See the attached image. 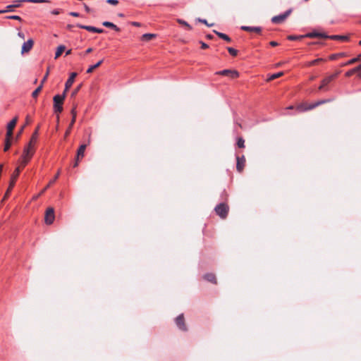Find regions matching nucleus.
Segmentation results:
<instances>
[{"instance_id": "f257e3e1", "label": "nucleus", "mask_w": 361, "mask_h": 361, "mask_svg": "<svg viewBox=\"0 0 361 361\" xmlns=\"http://www.w3.org/2000/svg\"><path fill=\"white\" fill-rule=\"evenodd\" d=\"M66 97V94L63 92L62 94H56L54 97V111L56 114H60L63 111V103Z\"/></svg>"}, {"instance_id": "f03ea898", "label": "nucleus", "mask_w": 361, "mask_h": 361, "mask_svg": "<svg viewBox=\"0 0 361 361\" xmlns=\"http://www.w3.org/2000/svg\"><path fill=\"white\" fill-rule=\"evenodd\" d=\"M214 210L217 215L225 219L228 215V206L225 203H220L215 207Z\"/></svg>"}, {"instance_id": "7ed1b4c3", "label": "nucleus", "mask_w": 361, "mask_h": 361, "mask_svg": "<svg viewBox=\"0 0 361 361\" xmlns=\"http://www.w3.org/2000/svg\"><path fill=\"white\" fill-rule=\"evenodd\" d=\"M332 99H322V100H319L315 103H313V104H311L310 105H306V104H302L301 106H300L298 107V109H300V111H308V110H312L314 108H316L317 106L321 105V104H325V103H327V102H331Z\"/></svg>"}, {"instance_id": "20e7f679", "label": "nucleus", "mask_w": 361, "mask_h": 361, "mask_svg": "<svg viewBox=\"0 0 361 361\" xmlns=\"http://www.w3.org/2000/svg\"><path fill=\"white\" fill-rule=\"evenodd\" d=\"M291 10H288L286 12L275 16L271 18V22L274 24H280L283 23L290 14Z\"/></svg>"}, {"instance_id": "39448f33", "label": "nucleus", "mask_w": 361, "mask_h": 361, "mask_svg": "<svg viewBox=\"0 0 361 361\" xmlns=\"http://www.w3.org/2000/svg\"><path fill=\"white\" fill-rule=\"evenodd\" d=\"M339 73L340 72L338 71L334 74H332L324 78L322 81L320 86L319 87V90H326V86H327V85L330 83L333 80H334L338 76Z\"/></svg>"}, {"instance_id": "423d86ee", "label": "nucleus", "mask_w": 361, "mask_h": 361, "mask_svg": "<svg viewBox=\"0 0 361 361\" xmlns=\"http://www.w3.org/2000/svg\"><path fill=\"white\" fill-rule=\"evenodd\" d=\"M55 219L54 210L52 207H49L45 212L44 221L47 224H51Z\"/></svg>"}, {"instance_id": "0eeeda50", "label": "nucleus", "mask_w": 361, "mask_h": 361, "mask_svg": "<svg viewBox=\"0 0 361 361\" xmlns=\"http://www.w3.org/2000/svg\"><path fill=\"white\" fill-rule=\"evenodd\" d=\"M216 74L228 76L231 78H236L239 76V73L238 71L228 69L218 71L216 72Z\"/></svg>"}, {"instance_id": "6e6552de", "label": "nucleus", "mask_w": 361, "mask_h": 361, "mask_svg": "<svg viewBox=\"0 0 361 361\" xmlns=\"http://www.w3.org/2000/svg\"><path fill=\"white\" fill-rule=\"evenodd\" d=\"M176 324L180 330L183 331H187V327L185 324L184 317L183 314H180L176 318Z\"/></svg>"}, {"instance_id": "1a4fd4ad", "label": "nucleus", "mask_w": 361, "mask_h": 361, "mask_svg": "<svg viewBox=\"0 0 361 361\" xmlns=\"http://www.w3.org/2000/svg\"><path fill=\"white\" fill-rule=\"evenodd\" d=\"M20 167H17L16 169V170L14 171V172L13 173V174L11 175L10 185L6 192V194H8L10 192V190L13 188V186L16 183V179L20 174Z\"/></svg>"}, {"instance_id": "9d476101", "label": "nucleus", "mask_w": 361, "mask_h": 361, "mask_svg": "<svg viewBox=\"0 0 361 361\" xmlns=\"http://www.w3.org/2000/svg\"><path fill=\"white\" fill-rule=\"evenodd\" d=\"M33 44H34V42L31 39H28L27 42H25L22 46V51H21L22 54L29 52L31 50V49L32 48Z\"/></svg>"}, {"instance_id": "9b49d317", "label": "nucleus", "mask_w": 361, "mask_h": 361, "mask_svg": "<svg viewBox=\"0 0 361 361\" xmlns=\"http://www.w3.org/2000/svg\"><path fill=\"white\" fill-rule=\"evenodd\" d=\"M76 76H77V73H76L73 72V73H71L68 79L66 82L65 90H64L63 92L66 93L68 90V89L72 86V85L74 82V80H75V78Z\"/></svg>"}, {"instance_id": "f8f14e48", "label": "nucleus", "mask_w": 361, "mask_h": 361, "mask_svg": "<svg viewBox=\"0 0 361 361\" xmlns=\"http://www.w3.org/2000/svg\"><path fill=\"white\" fill-rule=\"evenodd\" d=\"M33 146L34 145H32L31 143H28V145L24 148L21 158H27L29 155H31L32 157L34 154Z\"/></svg>"}, {"instance_id": "ddd939ff", "label": "nucleus", "mask_w": 361, "mask_h": 361, "mask_svg": "<svg viewBox=\"0 0 361 361\" xmlns=\"http://www.w3.org/2000/svg\"><path fill=\"white\" fill-rule=\"evenodd\" d=\"M306 37L309 38H315V37H319V38H324V39H329V35H326L325 33H322L319 32H308L305 35Z\"/></svg>"}, {"instance_id": "4468645a", "label": "nucleus", "mask_w": 361, "mask_h": 361, "mask_svg": "<svg viewBox=\"0 0 361 361\" xmlns=\"http://www.w3.org/2000/svg\"><path fill=\"white\" fill-rule=\"evenodd\" d=\"M245 162V159L244 156H243L242 157H237L236 169L239 172H241L243 170Z\"/></svg>"}, {"instance_id": "2eb2a0df", "label": "nucleus", "mask_w": 361, "mask_h": 361, "mask_svg": "<svg viewBox=\"0 0 361 361\" xmlns=\"http://www.w3.org/2000/svg\"><path fill=\"white\" fill-rule=\"evenodd\" d=\"M241 30L247 32H255L257 33H261L262 27H252V26H246L243 25L241 27Z\"/></svg>"}, {"instance_id": "dca6fc26", "label": "nucleus", "mask_w": 361, "mask_h": 361, "mask_svg": "<svg viewBox=\"0 0 361 361\" xmlns=\"http://www.w3.org/2000/svg\"><path fill=\"white\" fill-rule=\"evenodd\" d=\"M87 147V145L82 144L80 146L77 151V159H80L84 157L85 150Z\"/></svg>"}, {"instance_id": "f3484780", "label": "nucleus", "mask_w": 361, "mask_h": 361, "mask_svg": "<svg viewBox=\"0 0 361 361\" xmlns=\"http://www.w3.org/2000/svg\"><path fill=\"white\" fill-rule=\"evenodd\" d=\"M18 1H15L13 4L8 5L6 7V9H4V11H6V12H11V11H13L14 8L20 7L21 2H18Z\"/></svg>"}, {"instance_id": "a211bd4d", "label": "nucleus", "mask_w": 361, "mask_h": 361, "mask_svg": "<svg viewBox=\"0 0 361 361\" xmlns=\"http://www.w3.org/2000/svg\"><path fill=\"white\" fill-rule=\"evenodd\" d=\"M361 61V54H359L357 57L355 58H353L341 64V66H348V65H351L353 63H355L357 61Z\"/></svg>"}, {"instance_id": "6ab92c4d", "label": "nucleus", "mask_w": 361, "mask_h": 361, "mask_svg": "<svg viewBox=\"0 0 361 361\" xmlns=\"http://www.w3.org/2000/svg\"><path fill=\"white\" fill-rule=\"evenodd\" d=\"M204 279L213 283H216V276L212 273H208L204 274Z\"/></svg>"}, {"instance_id": "aec40b11", "label": "nucleus", "mask_w": 361, "mask_h": 361, "mask_svg": "<svg viewBox=\"0 0 361 361\" xmlns=\"http://www.w3.org/2000/svg\"><path fill=\"white\" fill-rule=\"evenodd\" d=\"M329 39H334V40L346 41L348 39V36H347V35H329Z\"/></svg>"}, {"instance_id": "412c9836", "label": "nucleus", "mask_w": 361, "mask_h": 361, "mask_svg": "<svg viewBox=\"0 0 361 361\" xmlns=\"http://www.w3.org/2000/svg\"><path fill=\"white\" fill-rule=\"evenodd\" d=\"M214 32L219 37H220L221 39H223L224 40H226V42H230L231 41V39L230 38V37L224 33H222V32H218V31H216V30H214Z\"/></svg>"}, {"instance_id": "4be33fe9", "label": "nucleus", "mask_w": 361, "mask_h": 361, "mask_svg": "<svg viewBox=\"0 0 361 361\" xmlns=\"http://www.w3.org/2000/svg\"><path fill=\"white\" fill-rule=\"evenodd\" d=\"M78 27L86 30L89 32H94L96 27L90 26V25H84L81 24H77Z\"/></svg>"}, {"instance_id": "5701e85b", "label": "nucleus", "mask_w": 361, "mask_h": 361, "mask_svg": "<svg viewBox=\"0 0 361 361\" xmlns=\"http://www.w3.org/2000/svg\"><path fill=\"white\" fill-rule=\"evenodd\" d=\"M60 175V171H58L57 173L55 175V176L51 179L49 184L45 187V188L42 191L41 193H43L48 188H49L52 184L55 183V181L58 179L59 176Z\"/></svg>"}, {"instance_id": "b1692460", "label": "nucleus", "mask_w": 361, "mask_h": 361, "mask_svg": "<svg viewBox=\"0 0 361 361\" xmlns=\"http://www.w3.org/2000/svg\"><path fill=\"white\" fill-rule=\"evenodd\" d=\"M102 25L106 27L112 28L116 31H119L120 29L116 25H114L113 23L109 22V21H104L103 22Z\"/></svg>"}, {"instance_id": "393cba45", "label": "nucleus", "mask_w": 361, "mask_h": 361, "mask_svg": "<svg viewBox=\"0 0 361 361\" xmlns=\"http://www.w3.org/2000/svg\"><path fill=\"white\" fill-rule=\"evenodd\" d=\"M66 47L64 45H59L57 47L56 51L55 53V59H57L59 57L61 54L65 51Z\"/></svg>"}, {"instance_id": "a878e982", "label": "nucleus", "mask_w": 361, "mask_h": 361, "mask_svg": "<svg viewBox=\"0 0 361 361\" xmlns=\"http://www.w3.org/2000/svg\"><path fill=\"white\" fill-rule=\"evenodd\" d=\"M17 121H18V117L16 116L8 123L7 128L13 130V129L17 123Z\"/></svg>"}, {"instance_id": "bb28decb", "label": "nucleus", "mask_w": 361, "mask_h": 361, "mask_svg": "<svg viewBox=\"0 0 361 361\" xmlns=\"http://www.w3.org/2000/svg\"><path fill=\"white\" fill-rule=\"evenodd\" d=\"M156 37L155 34H151V33H146L142 35V41H149L152 39Z\"/></svg>"}, {"instance_id": "cd10ccee", "label": "nucleus", "mask_w": 361, "mask_h": 361, "mask_svg": "<svg viewBox=\"0 0 361 361\" xmlns=\"http://www.w3.org/2000/svg\"><path fill=\"white\" fill-rule=\"evenodd\" d=\"M103 63V59L99 61L94 65L90 66L87 70V73H91L95 68H98Z\"/></svg>"}, {"instance_id": "c85d7f7f", "label": "nucleus", "mask_w": 361, "mask_h": 361, "mask_svg": "<svg viewBox=\"0 0 361 361\" xmlns=\"http://www.w3.org/2000/svg\"><path fill=\"white\" fill-rule=\"evenodd\" d=\"M38 130H39V126L36 128L35 131L32 135V137L29 142V143H31L32 145H34V144L35 143V142L37 140V135H38Z\"/></svg>"}, {"instance_id": "c756f323", "label": "nucleus", "mask_w": 361, "mask_h": 361, "mask_svg": "<svg viewBox=\"0 0 361 361\" xmlns=\"http://www.w3.org/2000/svg\"><path fill=\"white\" fill-rule=\"evenodd\" d=\"M18 2H29V3H49L50 2L49 0H18Z\"/></svg>"}, {"instance_id": "7c9ffc66", "label": "nucleus", "mask_w": 361, "mask_h": 361, "mask_svg": "<svg viewBox=\"0 0 361 361\" xmlns=\"http://www.w3.org/2000/svg\"><path fill=\"white\" fill-rule=\"evenodd\" d=\"M345 56H346V54L345 52H341V53L334 54L331 55L329 58L331 60H336L340 57H343Z\"/></svg>"}, {"instance_id": "2f4dec72", "label": "nucleus", "mask_w": 361, "mask_h": 361, "mask_svg": "<svg viewBox=\"0 0 361 361\" xmlns=\"http://www.w3.org/2000/svg\"><path fill=\"white\" fill-rule=\"evenodd\" d=\"M283 75V72H278L276 73H274L272 75H271L269 78H268V80L269 81H271V80H275L281 76H282Z\"/></svg>"}, {"instance_id": "473e14b6", "label": "nucleus", "mask_w": 361, "mask_h": 361, "mask_svg": "<svg viewBox=\"0 0 361 361\" xmlns=\"http://www.w3.org/2000/svg\"><path fill=\"white\" fill-rule=\"evenodd\" d=\"M304 37H306L305 35H289V36H288V39H289L290 41H295V40L301 39Z\"/></svg>"}, {"instance_id": "72a5a7b5", "label": "nucleus", "mask_w": 361, "mask_h": 361, "mask_svg": "<svg viewBox=\"0 0 361 361\" xmlns=\"http://www.w3.org/2000/svg\"><path fill=\"white\" fill-rule=\"evenodd\" d=\"M177 21H178V23L179 24L183 25L187 27V28L188 30H192V27L186 21H185V20H183L182 19H178Z\"/></svg>"}, {"instance_id": "f704fd0d", "label": "nucleus", "mask_w": 361, "mask_h": 361, "mask_svg": "<svg viewBox=\"0 0 361 361\" xmlns=\"http://www.w3.org/2000/svg\"><path fill=\"white\" fill-rule=\"evenodd\" d=\"M237 145L239 148L245 147V140L242 137H239L237 141Z\"/></svg>"}, {"instance_id": "c9c22d12", "label": "nucleus", "mask_w": 361, "mask_h": 361, "mask_svg": "<svg viewBox=\"0 0 361 361\" xmlns=\"http://www.w3.org/2000/svg\"><path fill=\"white\" fill-rule=\"evenodd\" d=\"M21 159V166L22 167H24L26 166V164L28 163V161L31 159V155H29V157L27 158H20Z\"/></svg>"}, {"instance_id": "e433bc0d", "label": "nucleus", "mask_w": 361, "mask_h": 361, "mask_svg": "<svg viewBox=\"0 0 361 361\" xmlns=\"http://www.w3.org/2000/svg\"><path fill=\"white\" fill-rule=\"evenodd\" d=\"M227 50L228 53L233 56H235L238 54V51L233 47H228Z\"/></svg>"}, {"instance_id": "4c0bfd02", "label": "nucleus", "mask_w": 361, "mask_h": 361, "mask_svg": "<svg viewBox=\"0 0 361 361\" xmlns=\"http://www.w3.org/2000/svg\"><path fill=\"white\" fill-rule=\"evenodd\" d=\"M42 87H43L42 85H40L35 91H33V92L32 93V97L35 98L37 97V95L39 93V92L41 91Z\"/></svg>"}, {"instance_id": "58836bf2", "label": "nucleus", "mask_w": 361, "mask_h": 361, "mask_svg": "<svg viewBox=\"0 0 361 361\" xmlns=\"http://www.w3.org/2000/svg\"><path fill=\"white\" fill-rule=\"evenodd\" d=\"M12 136H13V130H10V129L7 128L6 140H11Z\"/></svg>"}, {"instance_id": "ea45409f", "label": "nucleus", "mask_w": 361, "mask_h": 361, "mask_svg": "<svg viewBox=\"0 0 361 361\" xmlns=\"http://www.w3.org/2000/svg\"><path fill=\"white\" fill-rule=\"evenodd\" d=\"M11 145V140H6L4 150L5 152L8 151Z\"/></svg>"}, {"instance_id": "a19ab883", "label": "nucleus", "mask_w": 361, "mask_h": 361, "mask_svg": "<svg viewBox=\"0 0 361 361\" xmlns=\"http://www.w3.org/2000/svg\"><path fill=\"white\" fill-rule=\"evenodd\" d=\"M6 18L8 19H12V20H21V18L19 16H6Z\"/></svg>"}, {"instance_id": "79ce46f5", "label": "nucleus", "mask_w": 361, "mask_h": 361, "mask_svg": "<svg viewBox=\"0 0 361 361\" xmlns=\"http://www.w3.org/2000/svg\"><path fill=\"white\" fill-rule=\"evenodd\" d=\"M197 20H198L199 22H200V23H204V24L207 25V26H209V27H211V26H212V25H213V24H209V23H207V20H205V19L198 18V19H197Z\"/></svg>"}, {"instance_id": "37998d69", "label": "nucleus", "mask_w": 361, "mask_h": 361, "mask_svg": "<svg viewBox=\"0 0 361 361\" xmlns=\"http://www.w3.org/2000/svg\"><path fill=\"white\" fill-rule=\"evenodd\" d=\"M323 61V59H315V60L312 61L310 62V64L311 66H314V65L317 64L319 62H320V61Z\"/></svg>"}, {"instance_id": "c03bdc74", "label": "nucleus", "mask_w": 361, "mask_h": 361, "mask_svg": "<svg viewBox=\"0 0 361 361\" xmlns=\"http://www.w3.org/2000/svg\"><path fill=\"white\" fill-rule=\"evenodd\" d=\"M354 73H355V72L354 69L353 68L345 73V76L350 77L352 75H353Z\"/></svg>"}, {"instance_id": "a18cd8bd", "label": "nucleus", "mask_w": 361, "mask_h": 361, "mask_svg": "<svg viewBox=\"0 0 361 361\" xmlns=\"http://www.w3.org/2000/svg\"><path fill=\"white\" fill-rule=\"evenodd\" d=\"M61 9L56 8V9L51 11V13L53 15H59V13H61Z\"/></svg>"}, {"instance_id": "49530a36", "label": "nucleus", "mask_w": 361, "mask_h": 361, "mask_svg": "<svg viewBox=\"0 0 361 361\" xmlns=\"http://www.w3.org/2000/svg\"><path fill=\"white\" fill-rule=\"evenodd\" d=\"M80 87H81V85H78V86L77 87V88H75V89L74 90V91L72 92L71 96H72V97H74V96L78 93V92L79 91V90L80 89Z\"/></svg>"}, {"instance_id": "de8ad7c7", "label": "nucleus", "mask_w": 361, "mask_h": 361, "mask_svg": "<svg viewBox=\"0 0 361 361\" xmlns=\"http://www.w3.org/2000/svg\"><path fill=\"white\" fill-rule=\"evenodd\" d=\"M106 2L112 5H116L118 3V0H107Z\"/></svg>"}, {"instance_id": "09e8293b", "label": "nucleus", "mask_w": 361, "mask_h": 361, "mask_svg": "<svg viewBox=\"0 0 361 361\" xmlns=\"http://www.w3.org/2000/svg\"><path fill=\"white\" fill-rule=\"evenodd\" d=\"M71 114L73 118H76V107L74 106L71 110Z\"/></svg>"}, {"instance_id": "8fccbe9b", "label": "nucleus", "mask_w": 361, "mask_h": 361, "mask_svg": "<svg viewBox=\"0 0 361 361\" xmlns=\"http://www.w3.org/2000/svg\"><path fill=\"white\" fill-rule=\"evenodd\" d=\"M69 15L71 16H73V17H79L80 16V13H79L74 12V11L70 12Z\"/></svg>"}, {"instance_id": "3c124183", "label": "nucleus", "mask_w": 361, "mask_h": 361, "mask_svg": "<svg viewBox=\"0 0 361 361\" xmlns=\"http://www.w3.org/2000/svg\"><path fill=\"white\" fill-rule=\"evenodd\" d=\"M200 44H201V48L203 49H207L209 47L207 44H206L202 41L200 42Z\"/></svg>"}, {"instance_id": "603ef678", "label": "nucleus", "mask_w": 361, "mask_h": 361, "mask_svg": "<svg viewBox=\"0 0 361 361\" xmlns=\"http://www.w3.org/2000/svg\"><path fill=\"white\" fill-rule=\"evenodd\" d=\"M48 75H49V71H47V73L45 74V75L44 76L43 79L42 80V82H41L40 85H43V83L46 81V80H47V78L48 77Z\"/></svg>"}, {"instance_id": "864d4df0", "label": "nucleus", "mask_w": 361, "mask_h": 361, "mask_svg": "<svg viewBox=\"0 0 361 361\" xmlns=\"http://www.w3.org/2000/svg\"><path fill=\"white\" fill-rule=\"evenodd\" d=\"M30 122H31V119H30V116H27L26 118H25V126L28 125Z\"/></svg>"}, {"instance_id": "5fc2aeb1", "label": "nucleus", "mask_w": 361, "mask_h": 361, "mask_svg": "<svg viewBox=\"0 0 361 361\" xmlns=\"http://www.w3.org/2000/svg\"><path fill=\"white\" fill-rule=\"evenodd\" d=\"M355 72H359L361 71V64L353 68Z\"/></svg>"}, {"instance_id": "6e6d98bb", "label": "nucleus", "mask_w": 361, "mask_h": 361, "mask_svg": "<svg viewBox=\"0 0 361 361\" xmlns=\"http://www.w3.org/2000/svg\"><path fill=\"white\" fill-rule=\"evenodd\" d=\"M75 121V118H73L72 117V120H71V123L69 125V128H72Z\"/></svg>"}, {"instance_id": "4d7b16f0", "label": "nucleus", "mask_w": 361, "mask_h": 361, "mask_svg": "<svg viewBox=\"0 0 361 361\" xmlns=\"http://www.w3.org/2000/svg\"><path fill=\"white\" fill-rule=\"evenodd\" d=\"M269 44H270V45H271V47H276V46L279 44H278V42H275V41H271V42H270V43H269Z\"/></svg>"}, {"instance_id": "13d9d810", "label": "nucleus", "mask_w": 361, "mask_h": 361, "mask_svg": "<svg viewBox=\"0 0 361 361\" xmlns=\"http://www.w3.org/2000/svg\"><path fill=\"white\" fill-rule=\"evenodd\" d=\"M103 32H104V30H102V29L97 28V27L95 28V32H94L102 33Z\"/></svg>"}, {"instance_id": "bf43d9fd", "label": "nucleus", "mask_w": 361, "mask_h": 361, "mask_svg": "<svg viewBox=\"0 0 361 361\" xmlns=\"http://www.w3.org/2000/svg\"><path fill=\"white\" fill-rule=\"evenodd\" d=\"M84 7H85V10L86 11V12H87V13L90 12V8H89V6L87 4H85Z\"/></svg>"}, {"instance_id": "052dcab7", "label": "nucleus", "mask_w": 361, "mask_h": 361, "mask_svg": "<svg viewBox=\"0 0 361 361\" xmlns=\"http://www.w3.org/2000/svg\"><path fill=\"white\" fill-rule=\"evenodd\" d=\"M92 51V48H88L86 51H85V53L84 54V56L87 54H90Z\"/></svg>"}, {"instance_id": "680f3d73", "label": "nucleus", "mask_w": 361, "mask_h": 361, "mask_svg": "<svg viewBox=\"0 0 361 361\" xmlns=\"http://www.w3.org/2000/svg\"><path fill=\"white\" fill-rule=\"evenodd\" d=\"M18 35L20 37L24 39V34L23 32H19Z\"/></svg>"}, {"instance_id": "e2e57ef3", "label": "nucleus", "mask_w": 361, "mask_h": 361, "mask_svg": "<svg viewBox=\"0 0 361 361\" xmlns=\"http://www.w3.org/2000/svg\"><path fill=\"white\" fill-rule=\"evenodd\" d=\"M73 27V25H67V29L69 30H71Z\"/></svg>"}, {"instance_id": "0e129e2a", "label": "nucleus", "mask_w": 361, "mask_h": 361, "mask_svg": "<svg viewBox=\"0 0 361 361\" xmlns=\"http://www.w3.org/2000/svg\"><path fill=\"white\" fill-rule=\"evenodd\" d=\"M71 128H68L66 132V136H67L69 133H70V131H71Z\"/></svg>"}, {"instance_id": "69168bd1", "label": "nucleus", "mask_w": 361, "mask_h": 361, "mask_svg": "<svg viewBox=\"0 0 361 361\" xmlns=\"http://www.w3.org/2000/svg\"><path fill=\"white\" fill-rule=\"evenodd\" d=\"M71 54V49H68V51H66V55H69Z\"/></svg>"}, {"instance_id": "338daca9", "label": "nucleus", "mask_w": 361, "mask_h": 361, "mask_svg": "<svg viewBox=\"0 0 361 361\" xmlns=\"http://www.w3.org/2000/svg\"><path fill=\"white\" fill-rule=\"evenodd\" d=\"M133 25H135V26H139L140 23H137V22H134V23H133Z\"/></svg>"}, {"instance_id": "774afa93", "label": "nucleus", "mask_w": 361, "mask_h": 361, "mask_svg": "<svg viewBox=\"0 0 361 361\" xmlns=\"http://www.w3.org/2000/svg\"><path fill=\"white\" fill-rule=\"evenodd\" d=\"M207 37L208 39H212V37H212V35H207Z\"/></svg>"}]
</instances>
